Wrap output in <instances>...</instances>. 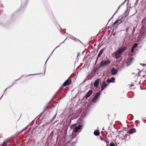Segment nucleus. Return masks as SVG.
Instances as JSON below:
<instances>
[{
  "instance_id": "48",
  "label": "nucleus",
  "mask_w": 146,
  "mask_h": 146,
  "mask_svg": "<svg viewBox=\"0 0 146 146\" xmlns=\"http://www.w3.org/2000/svg\"><path fill=\"white\" fill-rule=\"evenodd\" d=\"M85 51V50L84 51H83V53Z\"/></svg>"
},
{
  "instance_id": "24",
  "label": "nucleus",
  "mask_w": 146,
  "mask_h": 146,
  "mask_svg": "<svg viewBox=\"0 0 146 146\" xmlns=\"http://www.w3.org/2000/svg\"><path fill=\"white\" fill-rule=\"evenodd\" d=\"M146 22V18H145L142 20V22L143 23H145Z\"/></svg>"
},
{
  "instance_id": "37",
  "label": "nucleus",
  "mask_w": 146,
  "mask_h": 146,
  "mask_svg": "<svg viewBox=\"0 0 146 146\" xmlns=\"http://www.w3.org/2000/svg\"><path fill=\"white\" fill-rule=\"evenodd\" d=\"M134 86L133 84H131V86Z\"/></svg>"
},
{
  "instance_id": "38",
  "label": "nucleus",
  "mask_w": 146,
  "mask_h": 146,
  "mask_svg": "<svg viewBox=\"0 0 146 146\" xmlns=\"http://www.w3.org/2000/svg\"><path fill=\"white\" fill-rule=\"evenodd\" d=\"M146 75H143V78H145Z\"/></svg>"
},
{
  "instance_id": "46",
  "label": "nucleus",
  "mask_w": 146,
  "mask_h": 146,
  "mask_svg": "<svg viewBox=\"0 0 146 146\" xmlns=\"http://www.w3.org/2000/svg\"><path fill=\"white\" fill-rule=\"evenodd\" d=\"M128 30V29H127L126 30V31H127V30Z\"/></svg>"
},
{
  "instance_id": "15",
  "label": "nucleus",
  "mask_w": 146,
  "mask_h": 146,
  "mask_svg": "<svg viewBox=\"0 0 146 146\" xmlns=\"http://www.w3.org/2000/svg\"><path fill=\"white\" fill-rule=\"evenodd\" d=\"M84 118V117H83L82 116H81V118L79 119L78 121V123H82L84 121L83 120V119Z\"/></svg>"
},
{
  "instance_id": "18",
  "label": "nucleus",
  "mask_w": 146,
  "mask_h": 146,
  "mask_svg": "<svg viewBox=\"0 0 146 146\" xmlns=\"http://www.w3.org/2000/svg\"><path fill=\"white\" fill-rule=\"evenodd\" d=\"M27 126L26 127L24 128L21 130L19 132V133H21V132H23V131H25L27 129Z\"/></svg>"
},
{
  "instance_id": "10",
  "label": "nucleus",
  "mask_w": 146,
  "mask_h": 146,
  "mask_svg": "<svg viewBox=\"0 0 146 146\" xmlns=\"http://www.w3.org/2000/svg\"><path fill=\"white\" fill-rule=\"evenodd\" d=\"M100 80L99 79H96L94 83V85L95 87L96 88L98 87V86L99 84Z\"/></svg>"
},
{
  "instance_id": "34",
  "label": "nucleus",
  "mask_w": 146,
  "mask_h": 146,
  "mask_svg": "<svg viewBox=\"0 0 146 146\" xmlns=\"http://www.w3.org/2000/svg\"><path fill=\"white\" fill-rule=\"evenodd\" d=\"M98 58H97V59L96 60V61H95V63H97V60H98Z\"/></svg>"
},
{
  "instance_id": "45",
  "label": "nucleus",
  "mask_w": 146,
  "mask_h": 146,
  "mask_svg": "<svg viewBox=\"0 0 146 146\" xmlns=\"http://www.w3.org/2000/svg\"><path fill=\"white\" fill-rule=\"evenodd\" d=\"M122 22V21H121V22L120 23H121V22Z\"/></svg>"
},
{
  "instance_id": "1",
  "label": "nucleus",
  "mask_w": 146,
  "mask_h": 146,
  "mask_svg": "<svg viewBox=\"0 0 146 146\" xmlns=\"http://www.w3.org/2000/svg\"><path fill=\"white\" fill-rule=\"evenodd\" d=\"M127 49L126 47L120 48L117 51L115 52V56L116 58H119L121 54L123 52Z\"/></svg>"
},
{
  "instance_id": "43",
  "label": "nucleus",
  "mask_w": 146,
  "mask_h": 146,
  "mask_svg": "<svg viewBox=\"0 0 146 146\" xmlns=\"http://www.w3.org/2000/svg\"><path fill=\"white\" fill-rule=\"evenodd\" d=\"M127 12V10H126V11H125V13H126V12Z\"/></svg>"
},
{
  "instance_id": "42",
  "label": "nucleus",
  "mask_w": 146,
  "mask_h": 146,
  "mask_svg": "<svg viewBox=\"0 0 146 146\" xmlns=\"http://www.w3.org/2000/svg\"><path fill=\"white\" fill-rule=\"evenodd\" d=\"M127 14L125 16V17H126L127 16Z\"/></svg>"
},
{
  "instance_id": "5",
  "label": "nucleus",
  "mask_w": 146,
  "mask_h": 146,
  "mask_svg": "<svg viewBox=\"0 0 146 146\" xmlns=\"http://www.w3.org/2000/svg\"><path fill=\"white\" fill-rule=\"evenodd\" d=\"M133 59V58H129L127 59L126 62L127 66H129L132 63Z\"/></svg>"
},
{
  "instance_id": "28",
  "label": "nucleus",
  "mask_w": 146,
  "mask_h": 146,
  "mask_svg": "<svg viewBox=\"0 0 146 146\" xmlns=\"http://www.w3.org/2000/svg\"><path fill=\"white\" fill-rule=\"evenodd\" d=\"M110 146H115V145L113 143H111L110 144Z\"/></svg>"
},
{
  "instance_id": "36",
  "label": "nucleus",
  "mask_w": 146,
  "mask_h": 146,
  "mask_svg": "<svg viewBox=\"0 0 146 146\" xmlns=\"http://www.w3.org/2000/svg\"><path fill=\"white\" fill-rule=\"evenodd\" d=\"M46 111H43V112L42 113H43L44 114V113H45V112H46Z\"/></svg>"
},
{
  "instance_id": "27",
  "label": "nucleus",
  "mask_w": 146,
  "mask_h": 146,
  "mask_svg": "<svg viewBox=\"0 0 146 146\" xmlns=\"http://www.w3.org/2000/svg\"><path fill=\"white\" fill-rule=\"evenodd\" d=\"M110 79L111 80H112V81H114L115 80V78L114 77H111V79Z\"/></svg>"
},
{
  "instance_id": "39",
  "label": "nucleus",
  "mask_w": 146,
  "mask_h": 146,
  "mask_svg": "<svg viewBox=\"0 0 146 146\" xmlns=\"http://www.w3.org/2000/svg\"><path fill=\"white\" fill-rule=\"evenodd\" d=\"M132 116L133 117H132V119H131V120H133V115H132Z\"/></svg>"
},
{
  "instance_id": "26",
  "label": "nucleus",
  "mask_w": 146,
  "mask_h": 146,
  "mask_svg": "<svg viewBox=\"0 0 146 146\" xmlns=\"http://www.w3.org/2000/svg\"><path fill=\"white\" fill-rule=\"evenodd\" d=\"M134 49L135 48H134L133 47H132L131 50V52L133 53L134 52Z\"/></svg>"
},
{
  "instance_id": "25",
  "label": "nucleus",
  "mask_w": 146,
  "mask_h": 146,
  "mask_svg": "<svg viewBox=\"0 0 146 146\" xmlns=\"http://www.w3.org/2000/svg\"><path fill=\"white\" fill-rule=\"evenodd\" d=\"M118 11V10H117L116 11V12H115V13H114V15L113 16L111 17V18L109 20V21H108V22L110 21V20H111V19L112 18H113V17L114 16V15L116 14V13Z\"/></svg>"
},
{
  "instance_id": "13",
  "label": "nucleus",
  "mask_w": 146,
  "mask_h": 146,
  "mask_svg": "<svg viewBox=\"0 0 146 146\" xmlns=\"http://www.w3.org/2000/svg\"><path fill=\"white\" fill-rule=\"evenodd\" d=\"M123 18V17L121 16H120L118 18V19L117 20H116L114 23L113 24V25L114 26L115 25H116V24H117L119 21H120V19H122Z\"/></svg>"
},
{
  "instance_id": "7",
  "label": "nucleus",
  "mask_w": 146,
  "mask_h": 146,
  "mask_svg": "<svg viewBox=\"0 0 146 146\" xmlns=\"http://www.w3.org/2000/svg\"><path fill=\"white\" fill-rule=\"evenodd\" d=\"M108 84L104 81L101 85V90L103 91L108 86Z\"/></svg>"
},
{
  "instance_id": "8",
  "label": "nucleus",
  "mask_w": 146,
  "mask_h": 146,
  "mask_svg": "<svg viewBox=\"0 0 146 146\" xmlns=\"http://www.w3.org/2000/svg\"><path fill=\"white\" fill-rule=\"evenodd\" d=\"M71 82V81L68 80H66L63 84V85L64 86L69 85Z\"/></svg>"
},
{
  "instance_id": "20",
  "label": "nucleus",
  "mask_w": 146,
  "mask_h": 146,
  "mask_svg": "<svg viewBox=\"0 0 146 146\" xmlns=\"http://www.w3.org/2000/svg\"><path fill=\"white\" fill-rule=\"evenodd\" d=\"M106 82L108 83H110L112 82V80L109 79H108L106 80Z\"/></svg>"
},
{
  "instance_id": "41",
  "label": "nucleus",
  "mask_w": 146,
  "mask_h": 146,
  "mask_svg": "<svg viewBox=\"0 0 146 146\" xmlns=\"http://www.w3.org/2000/svg\"><path fill=\"white\" fill-rule=\"evenodd\" d=\"M7 88H6L5 90V91H4V92H5V91H6V90H7Z\"/></svg>"
},
{
  "instance_id": "19",
  "label": "nucleus",
  "mask_w": 146,
  "mask_h": 146,
  "mask_svg": "<svg viewBox=\"0 0 146 146\" xmlns=\"http://www.w3.org/2000/svg\"><path fill=\"white\" fill-rule=\"evenodd\" d=\"M138 46V44L137 43H135L133 45L132 47H133L134 48H135L136 47Z\"/></svg>"
},
{
  "instance_id": "33",
  "label": "nucleus",
  "mask_w": 146,
  "mask_h": 146,
  "mask_svg": "<svg viewBox=\"0 0 146 146\" xmlns=\"http://www.w3.org/2000/svg\"><path fill=\"white\" fill-rule=\"evenodd\" d=\"M56 115V114H55L53 117L52 119H54L55 118V116Z\"/></svg>"
},
{
  "instance_id": "23",
  "label": "nucleus",
  "mask_w": 146,
  "mask_h": 146,
  "mask_svg": "<svg viewBox=\"0 0 146 146\" xmlns=\"http://www.w3.org/2000/svg\"><path fill=\"white\" fill-rule=\"evenodd\" d=\"M48 124V123L47 122H46L45 123H44V124H43L42 125V127H44L45 126H46Z\"/></svg>"
},
{
  "instance_id": "21",
  "label": "nucleus",
  "mask_w": 146,
  "mask_h": 146,
  "mask_svg": "<svg viewBox=\"0 0 146 146\" xmlns=\"http://www.w3.org/2000/svg\"><path fill=\"white\" fill-rule=\"evenodd\" d=\"M127 0H125V1H124V2H123V3L122 4H121V5H120V6H119V7L118 8V9H117V10H118H118H119V8H120V7H121L122 5H124V4L125 3V1H127Z\"/></svg>"
},
{
  "instance_id": "11",
  "label": "nucleus",
  "mask_w": 146,
  "mask_h": 146,
  "mask_svg": "<svg viewBox=\"0 0 146 146\" xmlns=\"http://www.w3.org/2000/svg\"><path fill=\"white\" fill-rule=\"evenodd\" d=\"M136 129L135 128H133L129 130L128 131V133L129 134H131L133 133L136 132Z\"/></svg>"
},
{
  "instance_id": "22",
  "label": "nucleus",
  "mask_w": 146,
  "mask_h": 146,
  "mask_svg": "<svg viewBox=\"0 0 146 146\" xmlns=\"http://www.w3.org/2000/svg\"><path fill=\"white\" fill-rule=\"evenodd\" d=\"M70 38L73 40H77V39L74 36H73L71 35H70Z\"/></svg>"
},
{
  "instance_id": "3",
  "label": "nucleus",
  "mask_w": 146,
  "mask_h": 146,
  "mask_svg": "<svg viewBox=\"0 0 146 146\" xmlns=\"http://www.w3.org/2000/svg\"><path fill=\"white\" fill-rule=\"evenodd\" d=\"M110 61L108 60L105 61H102L99 64V67H102L105 66H106L110 63Z\"/></svg>"
},
{
  "instance_id": "44",
  "label": "nucleus",
  "mask_w": 146,
  "mask_h": 146,
  "mask_svg": "<svg viewBox=\"0 0 146 146\" xmlns=\"http://www.w3.org/2000/svg\"><path fill=\"white\" fill-rule=\"evenodd\" d=\"M42 113H41L39 115H40L42 114Z\"/></svg>"
},
{
  "instance_id": "47",
  "label": "nucleus",
  "mask_w": 146,
  "mask_h": 146,
  "mask_svg": "<svg viewBox=\"0 0 146 146\" xmlns=\"http://www.w3.org/2000/svg\"><path fill=\"white\" fill-rule=\"evenodd\" d=\"M98 36V34L97 35V36Z\"/></svg>"
},
{
  "instance_id": "35",
  "label": "nucleus",
  "mask_w": 146,
  "mask_h": 146,
  "mask_svg": "<svg viewBox=\"0 0 146 146\" xmlns=\"http://www.w3.org/2000/svg\"><path fill=\"white\" fill-rule=\"evenodd\" d=\"M77 40H78L82 44V42L79 40L78 39H77Z\"/></svg>"
},
{
  "instance_id": "2",
  "label": "nucleus",
  "mask_w": 146,
  "mask_h": 146,
  "mask_svg": "<svg viewBox=\"0 0 146 146\" xmlns=\"http://www.w3.org/2000/svg\"><path fill=\"white\" fill-rule=\"evenodd\" d=\"M100 92H99L95 95L94 98L92 100V102L94 103H96L98 102V100L100 97Z\"/></svg>"
},
{
  "instance_id": "17",
  "label": "nucleus",
  "mask_w": 146,
  "mask_h": 146,
  "mask_svg": "<svg viewBox=\"0 0 146 146\" xmlns=\"http://www.w3.org/2000/svg\"><path fill=\"white\" fill-rule=\"evenodd\" d=\"M6 143V142H3V144L0 146H7V145Z\"/></svg>"
},
{
  "instance_id": "31",
  "label": "nucleus",
  "mask_w": 146,
  "mask_h": 146,
  "mask_svg": "<svg viewBox=\"0 0 146 146\" xmlns=\"http://www.w3.org/2000/svg\"><path fill=\"white\" fill-rule=\"evenodd\" d=\"M14 83H15V82H13L12 83V84L10 86V87L12 86L14 84Z\"/></svg>"
},
{
  "instance_id": "14",
  "label": "nucleus",
  "mask_w": 146,
  "mask_h": 146,
  "mask_svg": "<svg viewBox=\"0 0 146 146\" xmlns=\"http://www.w3.org/2000/svg\"><path fill=\"white\" fill-rule=\"evenodd\" d=\"M104 48H103L100 51L98 55V58L99 57L101 56L103 52H104Z\"/></svg>"
},
{
  "instance_id": "32",
  "label": "nucleus",
  "mask_w": 146,
  "mask_h": 146,
  "mask_svg": "<svg viewBox=\"0 0 146 146\" xmlns=\"http://www.w3.org/2000/svg\"><path fill=\"white\" fill-rule=\"evenodd\" d=\"M36 74H29L28 75H27V76H32V75H36Z\"/></svg>"
},
{
  "instance_id": "29",
  "label": "nucleus",
  "mask_w": 146,
  "mask_h": 146,
  "mask_svg": "<svg viewBox=\"0 0 146 146\" xmlns=\"http://www.w3.org/2000/svg\"><path fill=\"white\" fill-rule=\"evenodd\" d=\"M23 75H22L21 76V77L19 79H17V80H16L15 81V82H16V81H17L18 80H20L23 76Z\"/></svg>"
},
{
  "instance_id": "16",
  "label": "nucleus",
  "mask_w": 146,
  "mask_h": 146,
  "mask_svg": "<svg viewBox=\"0 0 146 146\" xmlns=\"http://www.w3.org/2000/svg\"><path fill=\"white\" fill-rule=\"evenodd\" d=\"M94 135L96 136H99L100 134V132L99 131H95L94 132Z\"/></svg>"
},
{
  "instance_id": "30",
  "label": "nucleus",
  "mask_w": 146,
  "mask_h": 146,
  "mask_svg": "<svg viewBox=\"0 0 146 146\" xmlns=\"http://www.w3.org/2000/svg\"><path fill=\"white\" fill-rule=\"evenodd\" d=\"M76 142H73V143H72V146H73L74 145H75L76 144Z\"/></svg>"
},
{
  "instance_id": "6",
  "label": "nucleus",
  "mask_w": 146,
  "mask_h": 146,
  "mask_svg": "<svg viewBox=\"0 0 146 146\" xmlns=\"http://www.w3.org/2000/svg\"><path fill=\"white\" fill-rule=\"evenodd\" d=\"M93 92L92 90H90L86 94L84 98H87L90 96Z\"/></svg>"
},
{
  "instance_id": "4",
  "label": "nucleus",
  "mask_w": 146,
  "mask_h": 146,
  "mask_svg": "<svg viewBox=\"0 0 146 146\" xmlns=\"http://www.w3.org/2000/svg\"><path fill=\"white\" fill-rule=\"evenodd\" d=\"M66 39H65V40H64V41L62 42V43H60V44L58 46H57V47H56V48H55V49H54L53 50V51L52 52H51V54L49 55V57L48 58H47V60H46V62H45V65H44V66H45V70H44V73H45V69H46V67H45V66H46V62H47V61L48 60V59L49 58H50V56L52 55V53H53V52H54V50H55V49L56 48H57V47H59L60 46V45L61 44H62V43H64V41H65V40Z\"/></svg>"
},
{
  "instance_id": "9",
  "label": "nucleus",
  "mask_w": 146,
  "mask_h": 146,
  "mask_svg": "<svg viewBox=\"0 0 146 146\" xmlns=\"http://www.w3.org/2000/svg\"><path fill=\"white\" fill-rule=\"evenodd\" d=\"M117 71L115 68H113L111 70V73L112 75H115L117 74Z\"/></svg>"
},
{
  "instance_id": "12",
  "label": "nucleus",
  "mask_w": 146,
  "mask_h": 146,
  "mask_svg": "<svg viewBox=\"0 0 146 146\" xmlns=\"http://www.w3.org/2000/svg\"><path fill=\"white\" fill-rule=\"evenodd\" d=\"M81 126V125H79L78 126H76L74 130V131L76 133L77 132L78 130L80 129Z\"/></svg>"
},
{
  "instance_id": "40",
  "label": "nucleus",
  "mask_w": 146,
  "mask_h": 146,
  "mask_svg": "<svg viewBox=\"0 0 146 146\" xmlns=\"http://www.w3.org/2000/svg\"><path fill=\"white\" fill-rule=\"evenodd\" d=\"M1 2H0V7H1Z\"/></svg>"
}]
</instances>
